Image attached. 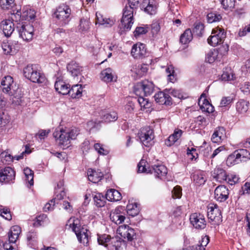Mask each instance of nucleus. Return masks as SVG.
I'll return each instance as SVG.
<instances>
[{
    "instance_id": "a19ab883",
    "label": "nucleus",
    "mask_w": 250,
    "mask_h": 250,
    "mask_svg": "<svg viewBox=\"0 0 250 250\" xmlns=\"http://www.w3.org/2000/svg\"><path fill=\"white\" fill-rule=\"evenodd\" d=\"M118 118L117 113L115 111H112L104 114L102 117V119L105 122L109 123L116 121Z\"/></svg>"
},
{
    "instance_id": "2f4dec72",
    "label": "nucleus",
    "mask_w": 250,
    "mask_h": 250,
    "mask_svg": "<svg viewBox=\"0 0 250 250\" xmlns=\"http://www.w3.org/2000/svg\"><path fill=\"white\" fill-rule=\"evenodd\" d=\"M100 77L103 81L106 83L112 81L113 79V70L110 68L103 70L101 73Z\"/></svg>"
},
{
    "instance_id": "9b49d317",
    "label": "nucleus",
    "mask_w": 250,
    "mask_h": 250,
    "mask_svg": "<svg viewBox=\"0 0 250 250\" xmlns=\"http://www.w3.org/2000/svg\"><path fill=\"white\" fill-rule=\"evenodd\" d=\"M83 88L81 85L75 84L70 88V85L63 84V95H68L72 98H79L82 96Z\"/></svg>"
},
{
    "instance_id": "f03ea898",
    "label": "nucleus",
    "mask_w": 250,
    "mask_h": 250,
    "mask_svg": "<svg viewBox=\"0 0 250 250\" xmlns=\"http://www.w3.org/2000/svg\"><path fill=\"white\" fill-rule=\"evenodd\" d=\"M66 227L71 229L77 237L79 241L84 246H87L89 243V237L88 230L82 227L80 220L75 217L70 218L66 224Z\"/></svg>"
},
{
    "instance_id": "774afa93",
    "label": "nucleus",
    "mask_w": 250,
    "mask_h": 250,
    "mask_svg": "<svg viewBox=\"0 0 250 250\" xmlns=\"http://www.w3.org/2000/svg\"><path fill=\"white\" fill-rule=\"evenodd\" d=\"M227 182L230 185H233L238 182L239 178L238 176L235 174H230L227 175Z\"/></svg>"
},
{
    "instance_id": "bb28decb",
    "label": "nucleus",
    "mask_w": 250,
    "mask_h": 250,
    "mask_svg": "<svg viewBox=\"0 0 250 250\" xmlns=\"http://www.w3.org/2000/svg\"><path fill=\"white\" fill-rule=\"evenodd\" d=\"M152 170L154 175L161 179L165 177L167 173V168L163 165H154L152 166Z\"/></svg>"
},
{
    "instance_id": "e433bc0d",
    "label": "nucleus",
    "mask_w": 250,
    "mask_h": 250,
    "mask_svg": "<svg viewBox=\"0 0 250 250\" xmlns=\"http://www.w3.org/2000/svg\"><path fill=\"white\" fill-rule=\"evenodd\" d=\"M101 46V42L99 41H95L90 43L88 49L94 55H97L100 52Z\"/></svg>"
},
{
    "instance_id": "20e7f679",
    "label": "nucleus",
    "mask_w": 250,
    "mask_h": 250,
    "mask_svg": "<svg viewBox=\"0 0 250 250\" xmlns=\"http://www.w3.org/2000/svg\"><path fill=\"white\" fill-rule=\"evenodd\" d=\"M250 159V153L245 149L235 150L229 155L227 160L228 165H234Z\"/></svg>"
},
{
    "instance_id": "c9c22d12",
    "label": "nucleus",
    "mask_w": 250,
    "mask_h": 250,
    "mask_svg": "<svg viewBox=\"0 0 250 250\" xmlns=\"http://www.w3.org/2000/svg\"><path fill=\"white\" fill-rule=\"evenodd\" d=\"M206 60L208 62L211 63L215 61H221V60L218 55V52L214 49L209 51L206 57Z\"/></svg>"
},
{
    "instance_id": "7c9ffc66",
    "label": "nucleus",
    "mask_w": 250,
    "mask_h": 250,
    "mask_svg": "<svg viewBox=\"0 0 250 250\" xmlns=\"http://www.w3.org/2000/svg\"><path fill=\"white\" fill-rule=\"evenodd\" d=\"M34 71L29 80L33 83H43L45 81V77L40 73L37 65L35 68Z\"/></svg>"
},
{
    "instance_id": "6e6552de",
    "label": "nucleus",
    "mask_w": 250,
    "mask_h": 250,
    "mask_svg": "<svg viewBox=\"0 0 250 250\" xmlns=\"http://www.w3.org/2000/svg\"><path fill=\"white\" fill-rule=\"evenodd\" d=\"M226 37L224 29L217 27L212 29L211 35L208 39V42L212 46H216L222 43Z\"/></svg>"
},
{
    "instance_id": "3c124183",
    "label": "nucleus",
    "mask_w": 250,
    "mask_h": 250,
    "mask_svg": "<svg viewBox=\"0 0 250 250\" xmlns=\"http://www.w3.org/2000/svg\"><path fill=\"white\" fill-rule=\"evenodd\" d=\"M48 222L47 215L42 214L37 217V221L34 223L35 226H44L45 224Z\"/></svg>"
},
{
    "instance_id": "f257e3e1",
    "label": "nucleus",
    "mask_w": 250,
    "mask_h": 250,
    "mask_svg": "<svg viewBox=\"0 0 250 250\" xmlns=\"http://www.w3.org/2000/svg\"><path fill=\"white\" fill-rule=\"evenodd\" d=\"M2 91L7 94L9 101L13 106L21 105L23 101V94L21 89L14 83L10 76H5L1 82Z\"/></svg>"
},
{
    "instance_id": "603ef678",
    "label": "nucleus",
    "mask_w": 250,
    "mask_h": 250,
    "mask_svg": "<svg viewBox=\"0 0 250 250\" xmlns=\"http://www.w3.org/2000/svg\"><path fill=\"white\" fill-rule=\"evenodd\" d=\"M234 79V74L229 69L226 71H224L221 75V79L224 81H229Z\"/></svg>"
},
{
    "instance_id": "49530a36",
    "label": "nucleus",
    "mask_w": 250,
    "mask_h": 250,
    "mask_svg": "<svg viewBox=\"0 0 250 250\" xmlns=\"http://www.w3.org/2000/svg\"><path fill=\"white\" fill-rule=\"evenodd\" d=\"M194 181L199 185L204 184L206 181V177L203 172H200L193 176Z\"/></svg>"
},
{
    "instance_id": "72a5a7b5",
    "label": "nucleus",
    "mask_w": 250,
    "mask_h": 250,
    "mask_svg": "<svg viewBox=\"0 0 250 250\" xmlns=\"http://www.w3.org/2000/svg\"><path fill=\"white\" fill-rule=\"evenodd\" d=\"M126 212L131 216H135L139 212V208L136 203H128L126 206Z\"/></svg>"
},
{
    "instance_id": "2eb2a0df",
    "label": "nucleus",
    "mask_w": 250,
    "mask_h": 250,
    "mask_svg": "<svg viewBox=\"0 0 250 250\" xmlns=\"http://www.w3.org/2000/svg\"><path fill=\"white\" fill-rule=\"evenodd\" d=\"M15 172L10 167H6L0 170V183H8L14 180Z\"/></svg>"
},
{
    "instance_id": "4468645a",
    "label": "nucleus",
    "mask_w": 250,
    "mask_h": 250,
    "mask_svg": "<svg viewBox=\"0 0 250 250\" xmlns=\"http://www.w3.org/2000/svg\"><path fill=\"white\" fill-rule=\"evenodd\" d=\"M117 231L121 237L127 239L128 241H132L136 234L134 229L128 225L119 226Z\"/></svg>"
},
{
    "instance_id": "c03bdc74",
    "label": "nucleus",
    "mask_w": 250,
    "mask_h": 250,
    "mask_svg": "<svg viewBox=\"0 0 250 250\" xmlns=\"http://www.w3.org/2000/svg\"><path fill=\"white\" fill-rule=\"evenodd\" d=\"M215 49L218 52L219 56L221 60H222L223 57H226L228 55L229 46L227 44H225Z\"/></svg>"
},
{
    "instance_id": "de8ad7c7",
    "label": "nucleus",
    "mask_w": 250,
    "mask_h": 250,
    "mask_svg": "<svg viewBox=\"0 0 250 250\" xmlns=\"http://www.w3.org/2000/svg\"><path fill=\"white\" fill-rule=\"evenodd\" d=\"M137 101L142 109L143 108L144 109L149 108L151 105V104L149 102L148 100L143 97L142 96L139 97L137 99Z\"/></svg>"
},
{
    "instance_id": "bf43d9fd",
    "label": "nucleus",
    "mask_w": 250,
    "mask_h": 250,
    "mask_svg": "<svg viewBox=\"0 0 250 250\" xmlns=\"http://www.w3.org/2000/svg\"><path fill=\"white\" fill-rule=\"evenodd\" d=\"M62 135V127L61 126H59L58 127L54 132L53 133V137L56 140H59L60 142L59 144L60 145H62V143L61 142L62 139L61 137Z\"/></svg>"
},
{
    "instance_id": "0eeeda50",
    "label": "nucleus",
    "mask_w": 250,
    "mask_h": 250,
    "mask_svg": "<svg viewBox=\"0 0 250 250\" xmlns=\"http://www.w3.org/2000/svg\"><path fill=\"white\" fill-rule=\"evenodd\" d=\"M208 216L210 222L214 225H218L222 220L221 210L216 204L208 205Z\"/></svg>"
},
{
    "instance_id": "13d9d810",
    "label": "nucleus",
    "mask_w": 250,
    "mask_h": 250,
    "mask_svg": "<svg viewBox=\"0 0 250 250\" xmlns=\"http://www.w3.org/2000/svg\"><path fill=\"white\" fill-rule=\"evenodd\" d=\"M148 70V67L147 65L145 64H139L137 66V70H136V74L139 76H142L146 74Z\"/></svg>"
},
{
    "instance_id": "7ed1b4c3",
    "label": "nucleus",
    "mask_w": 250,
    "mask_h": 250,
    "mask_svg": "<svg viewBox=\"0 0 250 250\" xmlns=\"http://www.w3.org/2000/svg\"><path fill=\"white\" fill-rule=\"evenodd\" d=\"M137 137L140 142L144 146L149 147L153 144L154 133L150 126L141 128L137 133Z\"/></svg>"
},
{
    "instance_id": "79ce46f5",
    "label": "nucleus",
    "mask_w": 250,
    "mask_h": 250,
    "mask_svg": "<svg viewBox=\"0 0 250 250\" xmlns=\"http://www.w3.org/2000/svg\"><path fill=\"white\" fill-rule=\"evenodd\" d=\"M0 215L8 221L11 220L12 218L10 209L2 206H0Z\"/></svg>"
},
{
    "instance_id": "0e129e2a",
    "label": "nucleus",
    "mask_w": 250,
    "mask_h": 250,
    "mask_svg": "<svg viewBox=\"0 0 250 250\" xmlns=\"http://www.w3.org/2000/svg\"><path fill=\"white\" fill-rule=\"evenodd\" d=\"M110 238L109 235L106 234H103L99 236L98 238V242L100 245L106 246V243L110 241Z\"/></svg>"
},
{
    "instance_id": "ea45409f",
    "label": "nucleus",
    "mask_w": 250,
    "mask_h": 250,
    "mask_svg": "<svg viewBox=\"0 0 250 250\" xmlns=\"http://www.w3.org/2000/svg\"><path fill=\"white\" fill-rule=\"evenodd\" d=\"M63 13V25H65L68 24L72 18L71 10L68 6H64Z\"/></svg>"
},
{
    "instance_id": "aec40b11",
    "label": "nucleus",
    "mask_w": 250,
    "mask_h": 250,
    "mask_svg": "<svg viewBox=\"0 0 250 250\" xmlns=\"http://www.w3.org/2000/svg\"><path fill=\"white\" fill-rule=\"evenodd\" d=\"M155 101L160 104L169 105L171 104V97L168 94L164 92H159L154 96Z\"/></svg>"
},
{
    "instance_id": "473e14b6",
    "label": "nucleus",
    "mask_w": 250,
    "mask_h": 250,
    "mask_svg": "<svg viewBox=\"0 0 250 250\" xmlns=\"http://www.w3.org/2000/svg\"><path fill=\"white\" fill-rule=\"evenodd\" d=\"M249 103L244 100H240L236 105L237 111L243 114L246 113L249 109Z\"/></svg>"
},
{
    "instance_id": "c756f323",
    "label": "nucleus",
    "mask_w": 250,
    "mask_h": 250,
    "mask_svg": "<svg viewBox=\"0 0 250 250\" xmlns=\"http://www.w3.org/2000/svg\"><path fill=\"white\" fill-rule=\"evenodd\" d=\"M141 89L143 90L145 96L150 95L154 90V84L152 82L147 80L144 81L141 85Z\"/></svg>"
},
{
    "instance_id": "5701e85b",
    "label": "nucleus",
    "mask_w": 250,
    "mask_h": 250,
    "mask_svg": "<svg viewBox=\"0 0 250 250\" xmlns=\"http://www.w3.org/2000/svg\"><path fill=\"white\" fill-rule=\"evenodd\" d=\"M96 24L104 25L105 27L112 26L115 23V20L112 19L104 17L103 15L100 13H96Z\"/></svg>"
},
{
    "instance_id": "680f3d73",
    "label": "nucleus",
    "mask_w": 250,
    "mask_h": 250,
    "mask_svg": "<svg viewBox=\"0 0 250 250\" xmlns=\"http://www.w3.org/2000/svg\"><path fill=\"white\" fill-rule=\"evenodd\" d=\"M0 157L1 159V161L4 164H8L12 162L13 159V157L10 154L5 152H1L0 153Z\"/></svg>"
},
{
    "instance_id": "4be33fe9",
    "label": "nucleus",
    "mask_w": 250,
    "mask_h": 250,
    "mask_svg": "<svg viewBox=\"0 0 250 250\" xmlns=\"http://www.w3.org/2000/svg\"><path fill=\"white\" fill-rule=\"evenodd\" d=\"M226 138V130L223 127H218L214 131L211 137L214 143H219Z\"/></svg>"
},
{
    "instance_id": "f8f14e48",
    "label": "nucleus",
    "mask_w": 250,
    "mask_h": 250,
    "mask_svg": "<svg viewBox=\"0 0 250 250\" xmlns=\"http://www.w3.org/2000/svg\"><path fill=\"white\" fill-rule=\"evenodd\" d=\"M63 149L69 147L71 140L76 138L79 134V130L76 127H72L68 129H63Z\"/></svg>"
},
{
    "instance_id": "39448f33",
    "label": "nucleus",
    "mask_w": 250,
    "mask_h": 250,
    "mask_svg": "<svg viewBox=\"0 0 250 250\" xmlns=\"http://www.w3.org/2000/svg\"><path fill=\"white\" fill-rule=\"evenodd\" d=\"M136 9L131 5H125L123 10L121 26L124 30H130L134 23L133 14Z\"/></svg>"
},
{
    "instance_id": "69168bd1",
    "label": "nucleus",
    "mask_w": 250,
    "mask_h": 250,
    "mask_svg": "<svg viewBox=\"0 0 250 250\" xmlns=\"http://www.w3.org/2000/svg\"><path fill=\"white\" fill-rule=\"evenodd\" d=\"M166 72L168 74V80L171 82H173L175 79L173 66L171 65H168L166 68Z\"/></svg>"
},
{
    "instance_id": "a18cd8bd",
    "label": "nucleus",
    "mask_w": 250,
    "mask_h": 250,
    "mask_svg": "<svg viewBox=\"0 0 250 250\" xmlns=\"http://www.w3.org/2000/svg\"><path fill=\"white\" fill-rule=\"evenodd\" d=\"M36 65L35 64H31L28 65L23 69V74L25 78L29 80L33 72H34L35 68L36 67Z\"/></svg>"
},
{
    "instance_id": "6ab92c4d",
    "label": "nucleus",
    "mask_w": 250,
    "mask_h": 250,
    "mask_svg": "<svg viewBox=\"0 0 250 250\" xmlns=\"http://www.w3.org/2000/svg\"><path fill=\"white\" fill-rule=\"evenodd\" d=\"M0 28L6 37H9L14 31V24L10 20L2 21L0 23Z\"/></svg>"
},
{
    "instance_id": "9d476101",
    "label": "nucleus",
    "mask_w": 250,
    "mask_h": 250,
    "mask_svg": "<svg viewBox=\"0 0 250 250\" xmlns=\"http://www.w3.org/2000/svg\"><path fill=\"white\" fill-rule=\"evenodd\" d=\"M110 218L116 225L123 223L125 219L124 208L120 206L112 210L110 213Z\"/></svg>"
},
{
    "instance_id": "338daca9",
    "label": "nucleus",
    "mask_w": 250,
    "mask_h": 250,
    "mask_svg": "<svg viewBox=\"0 0 250 250\" xmlns=\"http://www.w3.org/2000/svg\"><path fill=\"white\" fill-rule=\"evenodd\" d=\"M182 196V188L178 186L175 187L172 191V196L173 198H180Z\"/></svg>"
},
{
    "instance_id": "6e6d98bb",
    "label": "nucleus",
    "mask_w": 250,
    "mask_h": 250,
    "mask_svg": "<svg viewBox=\"0 0 250 250\" xmlns=\"http://www.w3.org/2000/svg\"><path fill=\"white\" fill-rule=\"evenodd\" d=\"M221 4L225 9L230 10L234 6L235 0H222Z\"/></svg>"
},
{
    "instance_id": "423d86ee",
    "label": "nucleus",
    "mask_w": 250,
    "mask_h": 250,
    "mask_svg": "<svg viewBox=\"0 0 250 250\" xmlns=\"http://www.w3.org/2000/svg\"><path fill=\"white\" fill-rule=\"evenodd\" d=\"M17 26L20 37L23 40L29 42L32 40L34 35V27L30 23L22 22L21 24L18 23Z\"/></svg>"
},
{
    "instance_id": "09e8293b",
    "label": "nucleus",
    "mask_w": 250,
    "mask_h": 250,
    "mask_svg": "<svg viewBox=\"0 0 250 250\" xmlns=\"http://www.w3.org/2000/svg\"><path fill=\"white\" fill-rule=\"evenodd\" d=\"M160 24L158 21H154L150 25L151 32L153 36L157 35L159 32L161 28Z\"/></svg>"
},
{
    "instance_id": "8fccbe9b",
    "label": "nucleus",
    "mask_w": 250,
    "mask_h": 250,
    "mask_svg": "<svg viewBox=\"0 0 250 250\" xmlns=\"http://www.w3.org/2000/svg\"><path fill=\"white\" fill-rule=\"evenodd\" d=\"M15 0H0V6L3 9H9L14 5Z\"/></svg>"
},
{
    "instance_id": "b1692460",
    "label": "nucleus",
    "mask_w": 250,
    "mask_h": 250,
    "mask_svg": "<svg viewBox=\"0 0 250 250\" xmlns=\"http://www.w3.org/2000/svg\"><path fill=\"white\" fill-rule=\"evenodd\" d=\"M198 104L203 112H206L209 113L214 111V107L204 97H203V95H201L199 100Z\"/></svg>"
},
{
    "instance_id": "412c9836",
    "label": "nucleus",
    "mask_w": 250,
    "mask_h": 250,
    "mask_svg": "<svg viewBox=\"0 0 250 250\" xmlns=\"http://www.w3.org/2000/svg\"><path fill=\"white\" fill-rule=\"evenodd\" d=\"M142 6L145 12L149 15H154L156 13L157 6L155 0H144Z\"/></svg>"
},
{
    "instance_id": "58836bf2",
    "label": "nucleus",
    "mask_w": 250,
    "mask_h": 250,
    "mask_svg": "<svg viewBox=\"0 0 250 250\" xmlns=\"http://www.w3.org/2000/svg\"><path fill=\"white\" fill-rule=\"evenodd\" d=\"M93 199L94 203L97 207H102L104 206L105 199L104 197L102 194H96L93 197Z\"/></svg>"
},
{
    "instance_id": "dca6fc26",
    "label": "nucleus",
    "mask_w": 250,
    "mask_h": 250,
    "mask_svg": "<svg viewBox=\"0 0 250 250\" xmlns=\"http://www.w3.org/2000/svg\"><path fill=\"white\" fill-rule=\"evenodd\" d=\"M131 54L135 59L145 57L147 54L145 44L140 42L134 44L132 47Z\"/></svg>"
},
{
    "instance_id": "a211bd4d",
    "label": "nucleus",
    "mask_w": 250,
    "mask_h": 250,
    "mask_svg": "<svg viewBox=\"0 0 250 250\" xmlns=\"http://www.w3.org/2000/svg\"><path fill=\"white\" fill-rule=\"evenodd\" d=\"M1 47L5 54L13 55L16 54L20 48L17 42H3Z\"/></svg>"
},
{
    "instance_id": "f704fd0d",
    "label": "nucleus",
    "mask_w": 250,
    "mask_h": 250,
    "mask_svg": "<svg viewBox=\"0 0 250 250\" xmlns=\"http://www.w3.org/2000/svg\"><path fill=\"white\" fill-rule=\"evenodd\" d=\"M193 38V33L190 29H186L184 33L181 35L180 42L183 44H187L190 42Z\"/></svg>"
},
{
    "instance_id": "e2e57ef3",
    "label": "nucleus",
    "mask_w": 250,
    "mask_h": 250,
    "mask_svg": "<svg viewBox=\"0 0 250 250\" xmlns=\"http://www.w3.org/2000/svg\"><path fill=\"white\" fill-rule=\"evenodd\" d=\"M204 29V26L202 24L197 23L195 24L194 27L193 29V33L197 36H201Z\"/></svg>"
},
{
    "instance_id": "ddd939ff",
    "label": "nucleus",
    "mask_w": 250,
    "mask_h": 250,
    "mask_svg": "<svg viewBox=\"0 0 250 250\" xmlns=\"http://www.w3.org/2000/svg\"><path fill=\"white\" fill-rule=\"evenodd\" d=\"M190 221L193 226L197 229H204L206 226L204 216L200 213H194L190 216Z\"/></svg>"
},
{
    "instance_id": "4d7b16f0",
    "label": "nucleus",
    "mask_w": 250,
    "mask_h": 250,
    "mask_svg": "<svg viewBox=\"0 0 250 250\" xmlns=\"http://www.w3.org/2000/svg\"><path fill=\"white\" fill-rule=\"evenodd\" d=\"M62 7L60 5L56 8L53 14V18L56 21H61L62 18Z\"/></svg>"
},
{
    "instance_id": "a878e982",
    "label": "nucleus",
    "mask_w": 250,
    "mask_h": 250,
    "mask_svg": "<svg viewBox=\"0 0 250 250\" xmlns=\"http://www.w3.org/2000/svg\"><path fill=\"white\" fill-rule=\"evenodd\" d=\"M103 175V173L99 170H96L89 169L87 171L88 180L94 183H98L101 181Z\"/></svg>"
},
{
    "instance_id": "f3484780",
    "label": "nucleus",
    "mask_w": 250,
    "mask_h": 250,
    "mask_svg": "<svg viewBox=\"0 0 250 250\" xmlns=\"http://www.w3.org/2000/svg\"><path fill=\"white\" fill-rule=\"evenodd\" d=\"M229 189L224 185L218 186L214 190V197L219 202H224L228 198Z\"/></svg>"
},
{
    "instance_id": "5fc2aeb1",
    "label": "nucleus",
    "mask_w": 250,
    "mask_h": 250,
    "mask_svg": "<svg viewBox=\"0 0 250 250\" xmlns=\"http://www.w3.org/2000/svg\"><path fill=\"white\" fill-rule=\"evenodd\" d=\"M207 19L209 23H212L219 21L222 19V17L219 14L210 13L208 14Z\"/></svg>"
},
{
    "instance_id": "4c0bfd02",
    "label": "nucleus",
    "mask_w": 250,
    "mask_h": 250,
    "mask_svg": "<svg viewBox=\"0 0 250 250\" xmlns=\"http://www.w3.org/2000/svg\"><path fill=\"white\" fill-rule=\"evenodd\" d=\"M22 21L32 20L35 18V12L34 10L29 9L23 11L22 14Z\"/></svg>"
},
{
    "instance_id": "393cba45",
    "label": "nucleus",
    "mask_w": 250,
    "mask_h": 250,
    "mask_svg": "<svg viewBox=\"0 0 250 250\" xmlns=\"http://www.w3.org/2000/svg\"><path fill=\"white\" fill-rule=\"evenodd\" d=\"M211 175L214 179L220 183L227 181V173L225 170L221 168H215L212 172Z\"/></svg>"
},
{
    "instance_id": "1a4fd4ad",
    "label": "nucleus",
    "mask_w": 250,
    "mask_h": 250,
    "mask_svg": "<svg viewBox=\"0 0 250 250\" xmlns=\"http://www.w3.org/2000/svg\"><path fill=\"white\" fill-rule=\"evenodd\" d=\"M62 184H58L57 188H55V197L49 203H46L43 208V211L45 212L51 211L53 209L54 206L56 204H61V201L62 199V188L61 187Z\"/></svg>"
},
{
    "instance_id": "864d4df0",
    "label": "nucleus",
    "mask_w": 250,
    "mask_h": 250,
    "mask_svg": "<svg viewBox=\"0 0 250 250\" xmlns=\"http://www.w3.org/2000/svg\"><path fill=\"white\" fill-rule=\"evenodd\" d=\"M149 26L147 25L143 27H137L134 31V36L136 38L143 34H145L148 31Z\"/></svg>"
},
{
    "instance_id": "c85d7f7f",
    "label": "nucleus",
    "mask_w": 250,
    "mask_h": 250,
    "mask_svg": "<svg viewBox=\"0 0 250 250\" xmlns=\"http://www.w3.org/2000/svg\"><path fill=\"white\" fill-rule=\"evenodd\" d=\"M106 199L110 201H118L121 199V194L117 190L110 189L106 193Z\"/></svg>"
},
{
    "instance_id": "052dcab7",
    "label": "nucleus",
    "mask_w": 250,
    "mask_h": 250,
    "mask_svg": "<svg viewBox=\"0 0 250 250\" xmlns=\"http://www.w3.org/2000/svg\"><path fill=\"white\" fill-rule=\"evenodd\" d=\"M54 86L56 91L61 94V91L62 90V79L61 77H57Z\"/></svg>"
},
{
    "instance_id": "37998d69",
    "label": "nucleus",
    "mask_w": 250,
    "mask_h": 250,
    "mask_svg": "<svg viewBox=\"0 0 250 250\" xmlns=\"http://www.w3.org/2000/svg\"><path fill=\"white\" fill-rule=\"evenodd\" d=\"M24 174L26 180L28 181L30 186H33L34 184V172L29 168L26 167L24 169Z\"/></svg>"
},
{
    "instance_id": "cd10ccee",
    "label": "nucleus",
    "mask_w": 250,
    "mask_h": 250,
    "mask_svg": "<svg viewBox=\"0 0 250 250\" xmlns=\"http://www.w3.org/2000/svg\"><path fill=\"white\" fill-rule=\"evenodd\" d=\"M67 70L73 77L77 76L82 71V67L75 62L72 61L67 65Z\"/></svg>"
}]
</instances>
